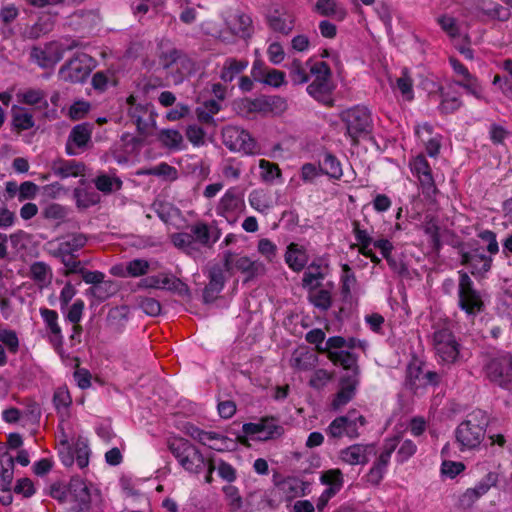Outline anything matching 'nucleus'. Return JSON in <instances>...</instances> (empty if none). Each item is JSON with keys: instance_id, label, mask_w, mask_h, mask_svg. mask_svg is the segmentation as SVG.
Wrapping results in <instances>:
<instances>
[{"instance_id": "nucleus-39", "label": "nucleus", "mask_w": 512, "mask_h": 512, "mask_svg": "<svg viewBox=\"0 0 512 512\" xmlns=\"http://www.w3.org/2000/svg\"><path fill=\"white\" fill-rule=\"evenodd\" d=\"M316 360V356L306 348H299L293 351L289 364L297 371H307L314 367Z\"/></svg>"}, {"instance_id": "nucleus-8", "label": "nucleus", "mask_w": 512, "mask_h": 512, "mask_svg": "<svg viewBox=\"0 0 512 512\" xmlns=\"http://www.w3.org/2000/svg\"><path fill=\"white\" fill-rule=\"evenodd\" d=\"M483 374L491 383L508 389L512 384V354L501 353L489 358L483 365Z\"/></svg>"}, {"instance_id": "nucleus-50", "label": "nucleus", "mask_w": 512, "mask_h": 512, "mask_svg": "<svg viewBox=\"0 0 512 512\" xmlns=\"http://www.w3.org/2000/svg\"><path fill=\"white\" fill-rule=\"evenodd\" d=\"M308 65H309V62H306L304 64L300 60H293L289 64V66H288L289 77L291 79V82L294 85L305 84L309 81V73L307 70Z\"/></svg>"}, {"instance_id": "nucleus-11", "label": "nucleus", "mask_w": 512, "mask_h": 512, "mask_svg": "<svg viewBox=\"0 0 512 512\" xmlns=\"http://www.w3.org/2000/svg\"><path fill=\"white\" fill-rule=\"evenodd\" d=\"M95 66V61L86 53H77L59 70V75L64 81L82 83L90 75Z\"/></svg>"}, {"instance_id": "nucleus-17", "label": "nucleus", "mask_w": 512, "mask_h": 512, "mask_svg": "<svg viewBox=\"0 0 512 512\" xmlns=\"http://www.w3.org/2000/svg\"><path fill=\"white\" fill-rule=\"evenodd\" d=\"M78 43L73 41L70 45L63 46L56 42L45 45L44 48L34 47L31 51L32 60L42 68L54 66L63 58L64 50L77 47Z\"/></svg>"}, {"instance_id": "nucleus-44", "label": "nucleus", "mask_w": 512, "mask_h": 512, "mask_svg": "<svg viewBox=\"0 0 512 512\" xmlns=\"http://www.w3.org/2000/svg\"><path fill=\"white\" fill-rule=\"evenodd\" d=\"M158 140L169 150L180 151L185 147L182 134L174 129H162L158 134Z\"/></svg>"}, {"instance_id": "nucleus-26", "label": "nucleus", "mask_w": 512, "mask_h": 512, "mask_svg": "<svg viewBox=\"0 0 512 512\" xmlns=\"http://www.w3.org/2000/svg\"><path fill=\"white\" fill-rule=\"evenodd\" d=\"M375 454L374 445L353 444L340 452L342 461L349 465H364Z\"/></svg>"}, {"instance_id": "nucleus-25", "label": "nucleus", "mask_w": 512, "mask_h": 512, "mask_svg": "<svg viewBox=\"0 0 512 512\" xmlns=\"http://www.w3.org/2000/svg\"><path fill=\"white\" fill-rule=\"evenodd\" d=\"M327 274L328 263L325 259H317L313 261L304 272L302 285L305 289L314 290L321 285Z\"/></svg>"}, {"instance_id": "nucleus-18", "label": "nucleus", "mask_w": 512, "mask_h": 512, "mask_svg": "<svg viewBox=\"0 0 512 512\" xmlns=\"http://www.w3.org/2000/svg\"><path fill=\"white\" fill-rule=\"evenodd\" d=\"M89 453L88 444L83 439H78L73 446H70L67 440L61 441L59 455L65 466L72 465L75 460L79 468L87 467L89 464Z\"/></svg>"}, {"instance_id": "nucleus-63", "label": "nucleus", "mask_w": 512, "mask_h": 512, "mask_svg": "<svg viewBox=\"0 0 512 512\" xmlns=\"http://www.w3.org/2000/svg\"><path fill=\"white\" fill-rule=\"evenodd\" d=\"M95 186L103 193H111L121 188L122 181L117 177L100 175L95 179Z\"/></svg>"}, {"instance_id": "nucleus-37", "label": "nucleus", "mask_w": 512, "mask_h": 512, "mask_svg": "<svg viewBox=\"0 0 512 512\" xmlns=\"http://www.w3.org/2000/svg\"><path fill=\"white\" fill-rule=\"evenodd\" d=\"M315 7L320 15L337 21H343L347 16V10L337 0H317Z\"/></svg>"}, {"instance_id": "nucleus-14", "label": "nucleus", "mask_w": 512, "mask_h": 512, "mask_svg": "<svg viewBox=\"0 0 512 512\" xmlns=\"http://www.w3.org/2000/svg\"><path fill=\"white\" fill-rule=\"evenodd\" d=\"M224 266L226 270L237 271L246 275V280H251L265 273L266 267L260 260L252 259L249 256H234L231 252L225 253Z\"/></svg>"}, {"instance_id": "nucleus-7", "label": "nucleus", "mask_w": 512, "mask_h": 512, "mask_svg": "<svg viewBox=\"0 0 512 512\" xmlns=\"http://www.w3.org/2000/svg\"><path fill=\"white\" fill-rule=\"evenodd\" d=\"M69 495L77 503L80 512L102 510V495L99 489L88 485L82 478L72 477L68 485Z\"/></svg>"}, {"instance_id": "nucleus-60", "label": "nucleus", "mask_w": 512, "mask_h": 512, "mask_svg": "<svg viewBox=\"0 0 512 512\" xmlns=\"http://www.w3.org/2000/svg\"><path fill=\"white\" fill-rule=\"evenodd\" d=\"M153 209L158 217L166 224L171 223L172 220L179 215V210L172 204L166 202H154Z\"/></svg>"}, {"instance_id": "nucleus-55", "label": "nucleus", "mask_w": 512, "mask_h": 512, "mask_svg": "<svg viewBox=\"0 0 512 512\" xmlns=\"http://www.w3.org/2000/svg\"><path fill=\"white\" fill-rule=\"evenodd\" d=\"M333 86L332 83H310L307 86V93L315 100L323 103L330 101Z\"/></svg>"}, {"instance_id": "nucleus-15", "label": "nucleus", "mask_w": 512, "mask_h": 512, "mask_svg": "<svg viewBox=\"0 0 512 512\" xmlns=\"http://www.w3.org/2000/svg\"><path fill=\"white\" fill-rule=\"evenodd\" d=\"M355 363H357V361ZM344 369L346 373L341 377L339 391L331 403L333 410L341 409L353 399L359 383L357 364L350 369Z\"/></svg>"}, {"instance_id": "nucleus-34", "label": "nucleus", "mask_w": 512, "mask_h": 512, "mask_svg": "<svg viewBox=\"0 0 512 512\" xmlns=\"http://www.w3.org/2000/svg\"><path fill=\"white\" fill-rule=\"evenodd\" d=\"M226 24L231 33L240 38L246 39L252 33V19L245 13H236L229 17Z\"/></svg>"}, {"instance_id": "nucleus-38", "label": "nucleus", "mask_w": 512, "mask_h": 512, "mask_svg": "<svg viewBox=\"0 0 512 512\" xmlns=\"http://www.w3.org/2000/svg\"><path fill=\"white\" fill-rule=\"evenodd\" d=\"M320 171L323 175L333 180H340L343 176V169L339 159L330 152H325L319 160Z\"/></svg>"}, {"instance_id": "nucleus-23", "label": "nucleus", "mask_w": 512, "mask_h": 512, "mask_svg": "<svg viewBox=\"0 0 512 512\" xmlns=\"http://www.w3.org/2000/svg\"><path fill=\"white\" fill-rule=\"evenodd\" d=\"M415 135L418 140L425 146L429 157L438 156L441 147V135L433 132V127L425 122L415 127Z\"/></svg>"}, {"instance_id": "nucleus-48", "label": "nucleus", "mask_w": 512, "mask_h": 512, "mask_svg": "<svg viewBox=\"0 0 512 512\" xmlns=\"http://www.w3.org/2000/svg\"><path fill=\"white\" fill-rule=\"evenodd\" d=\"M261 179L266 183H282V173L277 164L261 159L259 161Z\"/></svg>"}, {"instance_id": "nucleus-36", "label": "nucleus", "mask_w": 512, "mask_h": 512, "mask_svg": "<svg viewBox=\"0 0 512 512\" xmlns=\"http://www.w3.org/2000/svg\"><path fill=\"white\" fill-rule=\"evenodd\" d=\"M248 64L249 62L246 59L229 57L224 61L219 77L226 83L232 82L248 67Z\"/></svg>"}, {"instance_id": "nucleus-33", "label": "nucleus", "mask_w": 512, "mask_h": 512, "mask_svg": "<svg viewBox=\"0 0 512 512\" xmlns=\"http://www.w3.org/2000/svg\"><path fill=\"white\" fill-rule=\"evenodd\" d=\"M249 205L258 213L267 215L275 206L270 192L264 189H254L248 196Z\"/></svg>"}, {"instance_id": "nucleus-47", "label": "nucleus", "mask_w": 512, "mask_h": 512, "mask_svg": "<svg viewBox=\"0 0 512 512\" xmlns=\"http://www.w3.org/2000/svg\"><path fill=\"white\" fill-rule=\"evenodd\" d=\"M17 100L23 104L37 105L39 108H46L48 106L46 94L40 89H28L19 92L17 93Z\"/></svg>"}, {"instance_id": "nucleus-9", "label": "nucleus", "mask_w": 512, "mask_h": 512, "mask_svg": "<svg viewBox=\"0 0 512 512\" xmlns=\"http://www.w3.org/2000/svg\"><path fill=\"white\" fill-rule=\"evenodd\" d=\"M245 208L244 194L237 187H230L219 199L215 212L228 224L234 225L244 213Z\"/></svg>"}, {"instance_id": "nucleus-64", "label": "nucleus", "mask_w": 512, "mask_h": 512, "mask_svg": "<svg viewBox=\"0 0 512 512\" xmlns=\"http://www.w3.org/2000/svg\"><path fill=\"white\" fill-rule=\"evenodd\" d=\"M257 251L268 262L272 263L276 260L278 254L277 245L268 238H261L257 243Z\"/></svg>"}, {"instance_id": "nucleus-35", "label": "nucleus", "mask_w": 512, "mask_h": 512, "mask_svg": "<svg viewBox=\"0 0 512 512\" xmlns=\"http://www.w3.org/2000/svg\"><path fill=\"white\" fill-rule=\"evenodd\" d=\"M0 447V490L9 492L14 476V458Z\"/></svg>"}, {"instance_id": "nucleus-59", "label": "nucleus", "mask_w": 512, "mask_h": 512, "mask_svg": "<svg viewBox=\"0 0 512 512\" xmlns=\"http://www.w3.org/2000/svg\"><path fill=\"white\" fill-rule=\"evenodd\" d=\"M140 174L159 176L168 180H176L178 178L177 169L165 162H162L150 169L144 170L140 172Z\"/></svg>"}, {"instance_id": "nucleus-22", "label": "nucleus", "mask_w": 512, "mask_h": 512, "mask_svg": "<svg viewBox=\"0 0 512 512\" xmlns=\"http://www.w3.org/2000/svg\"><path fill=\"white\" fill-rule=\"evenodd\" d=\"M411 173L417 177L424 193L436 192L431 167L423 154L413 157L409 162Z\"/></svg>"}, {"instance_id": "nucleus-43", "label": "nucleus", "mask_w": 512, "mask_h": 512, "mask_svg": "<svg viewBox=\"0 0 512 512\" xmlns=\"http://www.w3.org/2000/svg\"><path fill=\"white\" fill-rule=\"evenodd\" d=\"M203 445L208 446L210 449L216 451H225L232 449L235 445V442L224 434L215 431H207Z\"/></svg>"}, {"instance_id": "nucleus-32", "label": "nucleus", "mask_w": 512, "mask_h": 512, "mask_svg": "<svg viewBox=\"0 0 512 512\" xmlns=\"http://www.w3.org/2000/svg\"><path fill=\"white\" fill-rule=\"evenodd\" d=\"M91 137V130L86 124H78L76 125L68 138V142L66 145V151L69 155L78 154L77 149L83 148L87 145L88 141Z\"/></svg>"}, {"instance_id": "nucleus-29", "label": "nucleus", "mask_w": 512, "mask_h": 512, "mask_svg": "<svg viewBox=\"0 0 512 512\" xmlns=\"http://www.w3.org/2000/svg\"><path fill=\"white\" fill-rule=\"evenodd\" d=\"M284 257L288 267L295 272L303 270L309 261L306 247L298 243H290Z\"/></svg>"}, {"instance_id": "nucleus-46", "label": "nucleus", "mask_w": 512, "mask_h": 512, "mask_svg": "<svg viewBox=\"0 0 512 512\" xmlns=\"http://www.w3.org/2000/svg\"><path fill=\"white\" fill-rule=\"evenodd\" d=\"M321 484L327 486L326 491H332L335 496L343 487V474L339 469H330L322 472L320 476Z\"/></svg>"}, {"instance_id": "nucleus-62", "label": "nucleus", "mask_w": 512, "mask_h": 512, "mask_svg": "<svg viewBox=\"0 0 512 512\" xmlns=\"http://www.w3.org/2000/svg\"><path fill=\"white\" fill-rule=\"evenodd\" d=\"M398 441H400V438ZM398 450L396 453V462L399 464H403L407 462L417 451V445L410 439H405L402 442H398Z\"/></svg>"}, {"instance_id": "nucleus-58", "label": "nucleus", "mask_w": 512, "mask_h": 512, "mask_svg": "<svg viewBox=\"0 0 512 512\" xmlns=\"http://www.w3.org/2000/svg\"><path fill=\"white\" fill-rule=\"evenodd\" d=\"M310 302L320 310H328L332 304L331 294L328 290H309Z\"/></svg>"}, {"instance_id": "nucleus-40", "label": "nucleus", "mask_w": 512, "mask_h": 512, "mask_svg": "<svg viewBox=\"0 0 512 512\" xmlns=\"http://www.w3.org/2000/svg\"><path fill=\"white\" fill-rule=\"evenodd\" d=\"M268 24L271 29L282 34H288L294 27V19L286 12L275 11L268 15Z\"/></svg>"}, {"instance_id": "nucleus-3", "label": "nucleus", "mask_w": 512, "mask_h": 512, "mask_svg": "<svg viewBox=\"0 0 512 512\" xmlns=\"http://www.w3.org/2000/svg\"><path fill=\"white\" fill-rule=\"evenodd\" d=\"M458 307L473 320L485 309V294L475 289L471 278L465 272H459Z\"/></svg>"}, {"instance_id": "nucleus-27", "label": "nucleus", "mask_w": 512, "mask_h": 512, "mask_svg": "<svg viewBox=\"0 0 512 512\" xmlns=\"http://www.w3.org/2000/svg\"><path fill=\"white\" fill-rule=\"evenodd\" d=\"M464 260L471 273L476 276L488 272L492 265V255H486L482 248L470 251L464 256Z\"/></svg>"}, {"instance_id": "nucleus-31", "label": "nucleus", "mask_w": 512, "mask_h": 512, "mask_svg": "<svg viewBox=\"0 0 512 512\" xmlns=\"http://www.w3.org/2000/svg\"><path fill=\"white\" fill-rule=\"evenodd\" d=\"M474 9L477 15L483 14L491 19L506 21L510 17V10L491 0H475Z\"/></svg>"}, {"instance_id": "nucleus-1", "label": "nucleus", "mask_w": 512, "mask_h": 512, "mask_svg": "<svg viewBox=\"0 0 512 512\" xmlns=\"http://www.w3.org/2000/svg\"><path fill=\"white\" fill-rule=\"evenodd\" d=\"M489 418L486 412L475 410L471 412L455 429L456 443L461 452L475 451L481 446Z\"/></svg>"}, {"instance_id": "nucleus-5", "label": "nucleus", "mask_w": 512, "mask_h": 512, "mask_svg": "<svg viewBox=\"0 0 512 512\" xmlns=\"http://www.w3.org/2000/svg\"><path fill=\"white\" fill-rule=\"evenodd\" d=\"M346 126V134L356 141L372 131V117L370 110L363 105H355L343 110L339 115Z\"/></svg>"}, {"instance_id": "nucleus-30", "label": "nucleus", "mask_w": 512, "mask_h": 512, "mask_svg": "<svg viewBox=\"0 0 512 512\" xmlns=\"http://www.w3.org/2000/svg\"><path fill=\"white\" fill-rule=\"evenodd\" d=\"M224 283L225 277L223 270L218 266L212 267L209 272V283L203 291L204 302H213L223 290Z\"/></svg>"}, {"instance_id": "nucleus-24", "label": "nucleus", "mask_w": 512, "mask_h": 512, "mask_svg": "<svg viewBox=\"0 0 512 512\" xmlns=\"http://www.w3.org/2000/svg\"><path fill=\"white\" fill-rule=\"evenodd\" d=\"M276 486L288 501L306 496L311 491L309 482L293 476L284 478Z\"/></svg>"}, {"instance_id": "nucleus-45", "label": "nucleus", "mask_w": 512, "mask_h": 512, "mask_svg": "<svg viewBox=\"0 0 512 512\" xmlns=\"http://www.w3.org/2000/svg\"><path fill=\"white\" fill-rule=\"evenodd\" d=\"M86 242L87 238L83 234H72L59 243L57 255H75Z\"/></svg>"}, {"instance_id": "nucleus-41", "label": "nucleus", "mask_w": 512, "mask_h": 512, "mask_svg": "<svg viewBox=\"0 0 512 512\" xmlns=\"http://www.w3.org/2000/svg\"><path fill=\"white\" fill-rule=\"evenodd\" d=\"M158 56L160 65L163 68H169L180 58L181 54L170 40L161 39L158 43Z\"/></svg>"}, {"instance_id": "nucleus-28", "label": "nucleus", "mask_w": 512, "mask_h": 512, "mask_svg": "<svg viewBox=\"0 0 512 512\" xmlns=\"http://www.w3.org/2000/svg\"><path fill=\"white\" fill-rule=\"evenodd\" d=\"M40 315L48 332V337L53 346L59 347L63 344V334L58 323V313L46 307L40 308Z\"/></svg>"}, {"instance_id": "nucleus-6", "label": "nucleus", "mask_w": 512, "mask_h": 512, "mask_svg": "<svg viewBox=\"0 0 512 512\" xmlns=\"http://www.w3.org/2000/svg\"><path fill=\"white\" fill-rule=\"evenodd\" d=\"M432 345L438 361L442 364H454L459 360L461 345L447 326L434 329Z\"/></svg>"}, {"instance_id": "nucleus-54", "label": "nucleus", "mask_w": 512, "mask_h": 512, "mask_svg": "<svg viewBox=\"0 0 512 512\" xmlns=\"http://www.w3.org/2000/svg\"><path fill=\"white\" fill-rule=\"evenodd\" d=\"M454 83L457 86L464 88L468 94L474 96L477 99H481L483 97V89L478 78L472 75L470 72L468 73L467 77H462L458 80H455Z\"/></svg>"}, {"instance_id": "nucleus-52", "label": "nucleus", "mask_w": 512, "mask_h": 512, "mask_svg": "<svg viewBox=\"0 0 512 512\" xmlns=\"http://www.w3.org/2000/svg\"><path fill=\"white\" fill-rule=\"evenodd\" d=\"M74 197L78 207L88 208L100 201L99 194L92 188H77L74 190Z\"/></svg>"}, {"instance_id": "nucleus-49", "label": "nucleus", "mask_w": 512, "mask_h": 512, "mask_svg": "<svg viewBox=\"0 0 512 512\" xmlns=\"http://www.w3.org/2000/svg\"><path fill=\"white\" fill-rule=\"evenodd\" d=\"M12 121L13 125L20 130L31 129L35 124L32 113L28 109L19 106L12 108Z\"/></svg>"}, {"instance_id": "nucleus-21", "label": "nucleus", "mask_w": 512, "mask_h": 512, "mask_svg": "<svg viewBox=\"0 0 512 512\" xmlns=\"http://www.w3.org/2000/svg\"><path fill=\"white\" fill-rule=\"evenodd\" d=\"M499 481V474L494 471L488 472L482 479H480L474 487L466 489L460 497L462 506L470 507L481 497L488 493V491L497 485Z\"/></svg>"}, {"instance_id": "nucleus-4", "label": "nucleus", "mask_w": 512, "mask_h": 512, "mask_svg": "<svg viewBox=\"0 0 512 512\" xmlns=\"http://www.w3.org/2000/svg\"><path fill=\"white\" fill-rule=\"evenodd\" d=\"M169 450L179 465L187 472L198 474L206 463L199 449L184 438H175L169 442Z\"/></svg>"}, {"instance_id": "nucleus-2", "label": "nucleus", "mask_w": 512, "mask_h": 512, "mask_svg": "<svg viewBox=\"0 0 512 512\" xmlns=\"http://www.w3.org/2000/svg\"><path fill=\"white\" fill-rule=\"evenodd\" d=\"M325 332L315 328L307 332L305 339L308 343L316 346L317 351L326 352L328 358L336 365L343 368H352L355 365L356 357L353 353L343 350L345 338L332 336L325 341Z\"/></svg>"}, {"instance_id": "nucleus-57", "label": "nucleus", "mask_w": 512, "mask_h": 512, "mask_svg": "<svg viewBox=\"0 0 512 512\" xmlns=\"http://www.w3.org/2000/svg\"><path fill=\"white\" fill-rule=\"evenodd\" d=\"M309 73L314 83H331V70L327 63L317 61L309 66Z\"/></svg>"}, {"instance_id": "nucleus-51", "label": "nucleus", "mask_w": 512, "mask_h": 512, "mask_svg": "<svg viewBox=\"0 0 512 512\" xmlns=\"http://www.w3.org/2000/svg\"><path fill=\"white\" fill-rule=\"evenodd\" d=\"M191 234L194 235L195 240V247L198 246V244L203 246H209L214 244L219 236L215 235L214 237L211 236V231L208 225L204 223H199L191 227Z\"/></svg>"}, {"instance_id": "nucleus-12", "label": "nucleus", "mask_w": 512, "mask_h": 512, "mask_svg": "<svg viewBox=\"0 0 512 512\" xmlns=\"http://www.w3.org/2000/svg\"><path fill=\"white\" fill-rule=\"evenodd\" d=\"M365 424V419L356 410L349 411L344 416L335 418L328 426L326 432L331 438L347 436L356 438L358 429Z\"/></svg>"}, {"instance_id": "nucleus-42", "label": "nucleus", "mask_w": 512, "mask_h": 512, "mask_svg": "<svg viewBox=\"0 0 512 512\" xmlns=\"http://www.w3.org/2000/svg\"><path fill=\"white\" fill-rule=\"evenodd\" d=\"M53 172L62 179L83 175L84 165L75 160L60 161L53 165Z\"/></svg>"}, {"instance_id": "nucleus-19", "label": "nucleus", "mask_w": 512, "mask_h": 512, "mask_svg": "<svg viewBox=\"0 0 512 512\" xmlns=\"http://www.w3.org/2000/svg\"><path fill=\"white\" fill-rule=\"evenodd\" d=\"M140 286L145 288L166 290L176 293L180 296L189 295V287L180 279L170 274L162 273L145 277L140 281Z\"/></svg>"}, {"instance_id": "nucleus-53", "label": "nucleus", "mask_w": 512, "mask_h": 512, "mask_svg": "<svg viewBox=\"0 0 512 512\" xmlns=\"http://www.w3.org/2000/svg\"><path fill=\"white\" fill-rule=\"evenodd\" d=\"M117 291V285L115 282L108 280H102L97 286L89 288L88 293L102 302L114 295Z\"/></svg>"}, {"instance_id": "nucleus-20", "label": "nucleus", "mask_w": 512, "mask_h": 512, "mask_svg": "<svg viewBox=\"0 0 512 512\" xmlns=\"http://www.w3.org/2000/svg\"><path fill=\"white\" fill-rule=\"evenodd\" d=\"M398 438L393 437L386 439L383 445V451L380 453L375 463L367 474V481L373 485H378L386 474L388 464L392 453L398 446Z\"/></svg>"}, {"instance_id": "nucleus-61", "label": "nucleus", "mask_w": 512, "mask_h": 512, "mask_svg": "<svg viewBox=\"0 0 512 512\" xmlns=\"http://www.w3.org/2000/svg\"><path fill=\"white\" fill-rule=\"evenodd\" d=\"M171 241L175 247L184 250L187 253H191L198 249L195 247L194 235L187 232L175 233L171 236Z\"/></svg>"}, {"instance_id": "nucleus-56", "label": "nucleus", "mask_w": 512, "mask_h": 512, "mask_svg": "<svg viewBox=\"0 0 512 512\" xmlns=\"http://www.w3.org/2000/svg\"><path fill=\"white\" fill-rule=\"evenodd\" d=\"M31 278L40 286L48 284L52 277L50 267L44 262H35L30 267Z\"/></svg>"}, {"instance_id": "nucleus-16", "label": "nucleus", "mask_w": 512, "mask_h": 512, "mask_svg": "<svg viewBox=\"0 0 512 512\" xmlns=\"http://www.w3.org/2000/svg\"><path fill=\"white\" fill-rule=\"evenodd\" d=\"M126 102L128 114L139 132L147 133L150 128L154 127L156 120L151 104H137L133 95L129 96Z\"/></svg>"}, {"instance_id": "nucleus-13", "label": "nucleus", "mask_w": 512, "mask_h": 512, "mask_svg": "<svg viewBox=\"0 0 512 512\" xmlns=\"http://www.w3.org/2000/svg\"><path fill=\"white\" fill-rule=\"evenodd\" d=\"M242 431L250 439L259 441L280 437L284 432L275 418H263L258 422L245 423Z\"/></svg>"}, {"instance_id": "nucleus-10", "label": "nucleus", "mask_w": 512, "mask_h": 512, "mask_svg": "<svg viewBox=\"0 0 512 512\" xmlns=\"http://www.w3.org/2000/svg\"><path fill=\"white\" fill-rule=\"evenodd\" d=\"M223 142L233 152H240L244 155L260 153V148L252 135L238 126H228L223 130Z\"/></svg>"}]
</instances>
